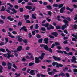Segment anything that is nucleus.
I'll return each mask as SVG.
<instances>
[{
	"label": "nucleus",
	"mask_w": 77,
	"mask_h": 77,
	"mask_svg": "<svg viewBox=\"0 0 77 77\" xmlns=\"http://www.w3.org/2000/svg\"><path fill=\"white\" fill-rule=\"evenodd\" d=\"M23 42L24 43L26 44V43H27V40L26 39H24L23 40Z\"/></svg>",
	"instance_id": "obj_50"
},
{
	"label": "nucleus",
	"mask_w": 77,
	"mask_h": 77,
	"mask_svg": "<svg viewBox=\"0 0 77 77\" xmlns=\"http://www.w3.org/2000/svg\"><path fill=\"white\" fill-rule=\"evenodd\" d=\"M68 26V23H65V24L62 27V30H65V29Z\"/></svg>",
	"instance_id": "obj_4"
},
{
	"label": "nucleus",
	"mask_w": 77,
	"mask_h": 77,
	"mask_svg": "<svg viewBox=\"0 0 77 77\" xmlns=\"http://www.w3.org/2000/svg\"><path fill=\"white\" fill-rule=\"evenodd\" d=\"M11 11H12L14 13H17V11H16L14 8L11 9Z\"/></svg>",
	"instance_id": "obj_30"
},
{
	"label": "nucleus",
	"mask_w": 77,
	"mask_h": 77,
	"mask_svg": "<svg viewBox=\"0 0 77 77\" xmlns=\"http://www.w3.org/2000/svg\"><path fill=\"white\" fill-rule=\"evenodd\" d=\"M25 8H26V9H29V10H31V9H32V6H25Z\"/></svg>",
	"instance_id": "obj_12"
},
{
	"label": "nucleus",
	"mask_w": 77,
	"mask_h": 77,
	"mask_svg": "<svg viewBox=\"0 0 77 77\" xmlns=\"http://www.w3.org/2000/svg\"><path fill=\"white\" fill-rule=\"evenodd\" d=\"M40 76L41 77H45L46 76L45 75H43V74H40Z\"/></svg>",
	"instance_id": "obj_62"
},
{
	"label": "nucleus",
	"mask_w": 77,
	"mask_h": 77,
	"mask_svg": "<svg viewBox=\"0 0 77 77\" xmlns=\"http://www.w3.org/2000/svg\"><path fill=\"white\" fill-rule=\"evenodd\" d=\"M35 62L36 63H39V58L37 57L35 58Z\"/></svg>",
	"instance_id": "obj_11"
},
{
	"label": "nucleus",
	"mask_w": 77,
	"mask_h": 77,
	"mask_svg": "<svg viewBox=\"0 0 77 77\" xmlns=\"http://www.w3.org/2000/svg\"><path fill=\"white\" fill-rule=\"evenodd\" d=\"M48 73L49 74V75H54V72L53 71L49 72H48Z\"/></svg>",
	"instance_id": "obj_15"
},
{
	"label": "nucleus",
	"mask_w": 77,
	"mask_h": 77,
	"mask_svg": "<svg viewBox=\"0 0 77 77\" xmlns=\"http://www.w3.org/2000/svg\"><path fill=\"white\" fill-rule=\"evenodd\" d=\"M66 20V19H64V20L63 21L64 23H68V21L67 20Z\"/></svg>",
	"instance_id": "obj_47"
},
{
	"label": "nucleus",
	"mask_w": 77,
	"mask_h": 77,
	"mask_svg": "<svg viewBox=\"0 0 77 77\" xmlns=\"http://www.w3.org/2000/svg\"><path fill=\"white\" fill-rule=\"evenodd\" d=\"M52 35H53V36H54L55 37H56L57 38V36H58V34L56 32H52L51 33Z\"/></svg>",
	"instance_id": "obj_5"
},
{
	"label": "nucleus",
	"mask_w": 77,
	"mask_h": 77,
	"mask_svg": "<svg viewBox=\"0 0 77 77\" xmlns=\"http://www.w3.org/2000/svg\"><path fill=\"white\" fill-rule=\"evenodd\" d=\"M73 54V53L72 52H70L69 53H68L67 55L68 56H72Z\"/></svg>",
	"instance_id": "obj_32"
},
{
	"label": "nucleus",
	"mask_w": 77,
	"mask_h": 77,
	"mask_svg": "<svg viewBox=\"0 0 77 77\" xmlns=\"http://www.w3.org/2000/svg\"><path fill=\"white\" fill-rule=\"evenodd\" d=\"M8 30L9 31H13L14 30V29L11 28H9Z\"/></svg>",
	"instance_id": "obj_59"
},
{
	"label": "nucleus",
	"mask_w": 77,
	"mask_h": 77,
	"mask_svg": "<svg viewBox=\"0 0 77 77\" xmlns=\"http://www.w3.org/2000/svg\"><path fill=\"white\" fill-rule=\"evenodd\" d=\"M76 58L75 56H73L72 57V59L71 60V62L72 63H77V61H76Z\"/></svg>",
	"instance_id": "obj_2"
},
{
	"label": "nucleus",
	"mask_w": 77,
	"mask_h": 77,
	"mask_svg": "<svg viewBox=\"0 0 77 77\" xmlns=\"http://www.w3.org/2000/svg\"><path fill=\"white\" fill-rule=\"evenodd\" d=\"M2 65L3 66H6V63L4 62H2Z\"/></svg>",
	"instance_id": "obj_37"
},
{
	"label": "nucleus",
	"mask_w": 77,
	"mask_h": 77,
	"mask_svg": "<svg viewBox=\"0 0 77 77\" xmlns=\"http://www.w3.org/2000/svg\"><path fill=\"white\" fill-rule=\"evenodd\" d=\"M42 41H43L42 38L40 39L38 41V42L39 43H42Z\"/></svg>",
	"instance_id": "obj_23"
},
{
	"label": "nucleus",
	"mask_w": 77,
	"mask_h": 77,
	"mask_svg": "<svg viewBox=\"0 0 77 77\" xmlns=\"http://www.w3.org/2000/svg\"><path fill=\"white\" fill-rule=\"evenodd\" d=\"M49 26V23H46L45 24V27H48V26Z\"/></svg>",
	"instance_id": "obj_58"
},
{
	"label": "nucleus",
	"mask_w": 77,
	"mask_h": 77,
	"mask_svg": "<svg viewBox=\"0 0 77 77\" xmlns=\"http://www.w3.org/2000/svg\"><path fill=\"white\" fill-rule=\"evenodd\" d=\"M44 62H47L48 63H51L52 61L51 60H48L45 61Z\"/></svg>",
	"instance_id": "obj_44"
},
{
	"label": "nucleus",
	"mask_w": 77,
	"mask_h": 77,
	"mask_svg": "<svg viewBox=\"0 0 77 77\" xmlns=\"http://www.w3.org/2000/svg\"><path fill=\"white\" fill-rule=\"evenodd\" d=\"M20 11L21 12H22L23 11V8H20Z\"/></svg>",
	"instance_id": "obj_61"
},
{
	"label": "nucleus",
	"mask_w": 77,
	"mask_h": 77,
	"mask_svg": "<svg viewBox=\"0 0 77 77\" xmlns=\"http://www.w3.org/2000/svg\"><path fill=\"white\" fill-rule=\"evenodd\" d=\"M8 5H9V6H10V7L11 8H13V5H12L10 3H7Z\"/></svg>",
	"instance_id": "obj_46"
},
{
	"label": "nucleus",
	"mask_w": 77,
	"mask_h": 77,
	"mask_svg": "<svg viewBox=\"0 0 77 77\" xmlns=\"http://www.w3.org/2000/svg\"><path fill=\"white\" fill-rule=\"evenodd\" d=\"M35 29H37L39 28V25H38L37 24H36L35 25Z\"/></svg>",
	"instance_id": "obj_39"
},
{
	"label": "nucleus",
	"mask_w": 77,
	"mask_h": 77,
	"mask_svg": "<svg viewBox=\"0 0 77 77\" xmlns=\"http://www.w3.org/2000/svg\"><path fill=\"white\" fill-rule=\"evenodd\" d=\"M44 41L45 42V44H48V39L47 38H45L44 39Z\"/></svg>",
	"instance_id": "obj_13"
},
{
	"label": "nucleus",
	"mask_w": 77,
	"mask_h": 77,
	"mask_svg": "<svg viewBox=\"0 0 77 77\" xmlns=\"http://www.w3.org/2000/svg\"><path fill=\"white\" fill-rule=\"evenodd\" d=\"M55 44L56 46H59L60 45V43L58 42H55Z\"/></svg>",
	"instance_id": "obj_36"
},
{
	"label": "nucleus",
	"mask_w": 77,
	"mask_h": 77,
	"mask_svg": "<svg viewBox=\"0 0 77 77\" xmlns=\"http://www.w3.org/2000/svg\"><path fill=\"white\" fill-rule=\"evenodd\" d=\"M26 60V58H25V57H23V58H22V59L21 60V61L23 62H25Z\"/></svg>",
	"instance_id": "obj_48"
},
{
	"label": "nucleus",
	"mask_w": 77,
	"mask_h": 77,
	"mask_svg": "<svg viewBox=\"0 0 77 77\" xmlns=\"http://www.w3.org/2000/svg\"><path fill=\"white\" fill-rule=\"evenodd\" d=\"M41 30H42V31H45L46 30L45 28L44 27H42L41 28Z\"/></svg>",
	"instance_id": "obj_40"
},
{
	"label": "nucleus",
	"mask_w": 77,
	"mask_h": 77,
	"mask_svg": "<svg viewBox=\"0 0 77 77\" xmlns=\"http://www.w3.org/2000/svg\"><path fill=\"white\" fill-rule=\"evenodd\" d=\"M52 65L53 66H55L56 65V67L58 68H59V67L62 68V67H63V65L61 64H59L57 62H53L52 63Z\"/></svg>",
	"instance_id": "obj_1"
},
{
	"label": "nucleus",
	"mask_w": 77,
	"mask_h": 77,
	"mask_svg": "<svg viewBox=\"0 0 77 77\" xmlns=\"http://www.w3.org/2000/svg\"><path fill=\"white\" fill-rule=\"evenodd\" d=\"M36 37L37 38H40L41 37V36L39 34L37 35Z\"/></svg>",
	"instance_id": "obj_53"
},
{
	"label": "nucleus",
	"mask_w": 77,
	"mask_h": 77,
	"mask_svg": "<svg viewBox=\"0 0 77 77\" xmlns=\"http://www.w3.org/2000/svg\"><path fill=\"white\" fill-rule=\"evenodd\" d=\"M3 67L0 65V72H3Z\"/></svg>",
	"instance_id": "obj_28"
},
{
	"label": "nucleus",
	"mask_w": 77,
	"mask_h": 77,
	"mask_svg": "<svg viewBox=\"0 0 77 77\" xmlns=\"http://www.w3.org/2000/svg\"><path fill=\"white\" fill-rule=\"evenodd\" d=\"M1 18H2V20H5L6 19V16L3 15H1Z\"/></svg>",
	"instance_id": "obj_24"
},
{
	"label": "nucleus",
	"mask_w": 77,
	"mask_h": 77,
	"mask_svg": "<svg viewBox=\"0 0 77 77\" xmlns=\"http://www.w3.org/2000/svg\"><path fill=\"white\" fill-rule=\"evenodd\" d=\"M52 6H53V7L57 8V7H58V4H54Z\"/></svg>",
	"instance_id": "obj_21"
},
{
	"label": "nucleus",
	"mask_w": 77,
	"mask_h": 77,
	"mask_svg": "<svg viewBox=\"0 0 77 77\" xmlns=\"http://www.w3.org/2000/svg\"><path fill=\"white\" fill-rule=\"evenodd\" d=\"M45 54L44 53L42 52L41 53V56L40 57H39V58L41 59V60H42L43 59H44V56H45Z\"/></svg>",
	"instance_id": "obj_3"
},
{
	"label": "nucleus",
	"mask_w": 77,
	"mask_h": 77,
	"mask_svg": "<svg viewBox=\"0 0 77 77\" xmlns=\"http://www.w3.org/2000/svg\"><path fill=\"white\" fill-rule=\"evenodd\" d=\"M34 70H32L30 71L29 73L31 75H36V74L35 73H34Z\"/></svg>",
	"instance_id": "obj_10"
},
{
	"label": "nucleus",
	"mask_w": 77,
	"mask_h": 77,
	"mask_svg": "<svg viewBox=\"0 0 77 77\" xmlns=\"http://www.w3.org/2000/svg\"><path fill=\"white\" fill-rule=\"evenodd\" d=\"M0 24H4V21L3 20L0 19Z\"/></svg>",
	"instance_id": "obj_42"
},
{
	"label": "nucleus",
	"mask_w": 77,
	"mask_h": 77,
	"mask_svg": "<svg viewBox=\"0 0 77 77\" xmlns=\"http://www.w3.org/2000/svg\"><path fill=\"white\" fill-rule=\"evenodd\" d=\"M26 28V27L25 26H24L23 27H22L21 29H20V31H21V30H24V29H25Z\"/></svg>",
	"instance_id": "obj_33"
},
{
	"label": "nucleus",
	"mask_w": 77,
	"mask_h": 77,
	"mask_svg": "<svg viewBox=\"0 0 77 77\" xmlns=\"http://www.w3.org/2000/svg\"><path fill=\"white\" fill-rule=\"evenodd\" d=\"M24 17H25V20H28L29 18V16L27 15V16H26L25 15H24Z\"/></svg>",
	"instance_id": "obj_17"
},
{
	"label": "nucleus",
	"mask_w": 77,
	"mask_h": 77,
	"mask_svg": "<svg viewBox=\"0 0 77 77\" xmlns=\"http://www.w3.org/2000/svg\"><path fill=\"white\" fill-rule=\"evenodd\" d=\"M66 76L67 77H70V76H69V74L68 73H66Z\"/></svg>",
	"instance_id": "obj_63"
},
{
	"label": "nucleus",
	"mask_w": 77,
	"mask_h": 77,
	"mask_svg": "<svg viewBox=\"0 0 77 77\" xmlns=\"http://www.w3.org/2000/svg\"><path fill=\"white\" fill-rule=\"evenodd\" d=\"M49 18H50V17H48L46 18V20L48 21V22H50V21H51V19Z\"/></svg>",
	"instance_id": "obj_26"
},
{
	"label": "nucleus",
	"mask_w": 77,
	"mask_h": 77,
	"mask_svg": "<svg viewBox=\"0 0 77 77\" xmlns=\"http://www.w3.org/2000/svg\"><path fill=\"white\" fill-rule=\"evenodd\" d=\"M63 5H64V4H59L58 6L59 8H62V7H63Z\"/></svg>",
	"instance_id": "obj_25"
},
{
	"label": "nucleus",
	"mask_w": 77,
	"mask_h": 77,
	"mask_svg": "<svg viewBox=\"0 0 77 77\" xmlns=\"http://www.w3.org/2000/svg\"><path fill=\"white\" fill-rule=\"evenodd\" d=\"M73 72H77V69L75 68V69H73Z\"/></svg>",
	"instance_id": "obj_56"
},
{
	"label": "nucleus",
	"mask_w": 77,
	"mask_h": 77,
	"mask_svg": "<svg viewBox=\"0 0 77 77\" xmlns=\"http://www.w3.org/2000/svg\"><path fill=\"white\" fill-rule=\"evenodd\" d=\"M48 50L50 53H52V52H53V50H52V49L51 48H49Z\"/></svg>",
	"instance_id": "obj_52"
},
{
	"label": "nucleus",
	"mask_w": 77,
	"mask_h": 77,
	"mask_svg": "<svg viewBox=\"0 0 77 77\" xmlns=\"http://www.w3.org/2000/svg\"><path fill=\"white\" fill-rule=\"evenodd\" d=\"M57 48L58 50H61L62 49V47L61 46H57Z\"/></svg>",
	"instance_id": "obj_54"
},
{
	"label": "nucleus",
	"mask_w": 77,
	"mask_h": 77,
	"mask_svg": "<svg viewBox=\"0 0 77 77\" xmlns=\"http://www.w3.org/2000/svg\"><path fill=\"white\" fill-rule=\"evenodd\" d=\"M65 49L67 51H69L70 50V49L68 47H66Z\"/></svg>",
	"instance_id": "obj_31"
},
{
	"label": "nucleus",
	"mask_w": 77,
	"mask_h": 77,
	"mask_svg": "<svg viewBox=\"0 0 77 77\" xmlns=\"http://www.w3.org/2000/svg\"><path fill=\"white\" fill-rule=\"evenodd\" d=\"M7 19L9 20L10 21H14V18L12 17V16H9L7 17Z\"/></svg>",
	"instance_id": "obj_6"
},
{
	"label": "nucleus",
	"mask_w": 77,
	"mask_h": 77,
	"mask_svg": "<svg viewBox=\"0 0 77 77\" xmlns=\"http://www.w3.org/2000/svg\"><path fill=\"white\" fill-rule=\"evenodd\" d=\"M0 51H2L3 53L6 52V50H5L3 48H1V49H0Z\"/></svg>",
	"instance_id": "obj_27"
},
{
	"label": "nucleus",
	"mask_w": 77,
	"mask_h": 77,
	"mask_svg": "<svg viewBox=\"0 0 77 77\" xmlns=\"http://www.w3.org/2000/svg\"><path fill=\"white\" fill-rule=\"evenodd\" d=\"M53 59H54V60H57V57H56V56L54 55L53 56Z\"/></svg>",
	"instance_id": "obj_41"
},
{
	"label": "nucleus",
	"mask_w": 77,
	"mask_h": 77,
	"mask_svg": "<svg viewBox=\"0 0 77 77\" xmlns=\"http://www.w3.org/2000/svg\"><path fill=\"white\" fill-rule=\"evenodd\" d=\"M6 51L8 52V53H7L8 56L11 57V54H10V53H11L12 52L9 51L8 49H6Z\"/></svg>",
	"instance_id": "obj_8"
},
{
	"label": "nucleus",
	"mask_w": 77,
	"mask_h": 77,
	"mask_svg": "<svg viewBox=\"0 0 77 77\" xmlns=\"http://www.w3.org/2000/svg\"><path fill=\"white\" fill-rule=\"evenodd\" d=\"M2 31L3 32H4V33H6V30L4 29H2Z\"/></svg>",
	"instance_id": "obj_60"
},
{
	"label": "nucleus",
	"mask_w": 77,
	"mask_h": 77,
	"mask_svg": "<svg viewBox=\"0 0 77 77\" xmlns=\"http://www.w3.org/2000/svg\"><path fill=\"white\" fill-rule=\"evenodd\" d=\"M63 44H67L68 40H65L64 42H63Z\"/></svg>",
	"instance_id": "obj_57"
},
{
	"label": "nucleus",
	"mask_w": 77,
	"mask_h": 77,
	"mask_svg": "<svg viewBox=\"0 0 77 77\" xmlns=\"http://www.w3.org/2000/svg\"><path fill=\"white\" fill-rule=\"evenodd\" d=\"M21 36H18L17 38H18L17 40L19 42H21L23 41V39L22 38H21Z\"/></svg>",
	"instance_id": "obj_7"
},
{
	"label": "nucleus",
	"mask_w": 77,
	"mask_h": 77,
	"mask_svg": "<svg viewBox=\"0 0 77 77\" xmlns=\"http://www.w3.org/2000/svg\"><path fill=\"white\" fill-rule=\"evenodd\" d=\"M35 15H36V13H35L34 14H32V18L34 19H36V16H35Z\"/></svg>",
	"instance_id": "obj_29"
},
{
	"label": "nucleus",
	"mask_w": 77,
	"mask_h": 77,
	"mask_svg": "<svg viewBox=\"0 0 77 77\" xmlns=\"http://www.w3.org/2000/svg\"><path fill=\"white\" fill-rule=\"evenodd\" d=\"M46 7L48 9H49L50 10H51V9H52V7H51V6L50 5L47 6H46Z\"/></svg>",
	"instance_id": "obj_18"
},
{
	"label": "nucleus",
	"mask_w": 77,
	"mask_h": 77,
	"mask_svg": "<svg viewBox=\"0 0 77 77\" xmlns=\"http://www.w3.org/2000/svg\"><path fill=\"white\" fill-rule=\"evenodd\" d=\"M60 18V16H58L57 17L58 21H61V20L59 19Z\"/></svg>",
	"instance_id": "obj_49"
},
{
	"label": "nucleus",
	"mask_w": 77,
	"mask_h": 77,
	"mask_svg": "<svg viewBox=\"0 0 77 77\" xmlns=\"http://www.w3.org/2000/svg\"><path fill=\"white\" fill-rule=\"evenodd\" d=\"M48 37L51 38V39H54V37L52 35H50L48 36Z\"/></svg>",
	"instance_id": "obj_43"
},
{
	"label": "nucleus",
	"mask_w": 77,
	"mask_h": 77,
	"mask_svg": "<svg viewBox=\"0 0 77 77\" xmlns=\"http://www.w3.org/2000/svg\"><path fill=\"white\" fill-rule=\"evenodd\" d=\"M65 7H62L60 10V12L61 13H62L63 12V11H65Z\"/></svg>",
	"instance_id": "obj_9"
},
{
	"label": "nucleus",
	"mask_w": 77,
	"mask_h": 77,
	"mask_svg": "<svg viewBox=\"0 0 77 77\" xmlns=\"http://www.w3.org/2000/svg\"><path fill=\"white\" fill-rule=\"evenodd\" d=\"M32 33L33 35H35L36 34V32H35V31H32Z\"/></svg>",
	"instance_id": "obj_64"
},
{
	"label": "nucleus",
	"mask_w": 77,
	"mask_h": 77,
	"mask_svg": "<svg viewBox=\"0 0 77 77\" xmlns=\"http://www.w3.org/2000/svg\"><path fill=\"white\" fill-rule=\"evenodd\" d=\"M61 28V27L60 26H57L56 27V29H60Z\"/></svg>",
	"instance_id": "obj_45"
},
{
	"label": "nucleus",
	"mask_w": 77,
	"mask_h": 77,
	"mask_svg": "<svg viewBox=\"0 0 77 77\" xmlns=\"http://www.w3.org/2000/svg\"><path fill=\"white\" fill-rule=\"evenodd\" d=\"M34 65V63L31 62L29 64L28 66H33Z\"/></svg>",
	"instance_id": "obj_20"
},
{
	"label": "nucleus",
	"mask_w": 77,
	"mask_h": 77,
	"mask_svg": "<svg viewBox=\"0 0 77 77\" xmlns=\"http://www.w3.org/2000/svg\"><path fill=\"white\" fill-rule=\"evenodd\" d=\"M17 50L18 51H20L22 50V46H19L17 48Z\"/></svg>",
	"instance_id": "obj_16"
},
{
	"label": "nucleus",
	"mask_w": 77,
	"mask_h": 77,
	"mask_svg": "<svg viewBox=\"0 0 77 77\" xmlns=\"http://www.w3.org/2000/svg\"><path fill=\"white\" fill-rule=\"evenodd\" d=\"M2 9L1 10V11H5L6 10V8H5L4 9V8H5V7H4V6H2Z\"/></svg>",
	"instance_id": "obj_34"
},
{
	"label": "nucleus",
	"mask_w": 77,
	"mask_h": 77,
	"mask_svg": "<svg viewBox=\"0 0 77 77\" xmlns=\"http://www.w3.org/2000/svg\"><path fill=\"white\" fill-rule=\"evenodd\" d=\"M18 25L19 26H21V25H22V23L20 21H19L18 23Z\"/></svg>",
	"instance_id": "obj_35"
},
{
	"label": "nucleus",
	"mask_w": 77,
	"mask_h": 77,
	"mask_svg": "<svg viewBox=\"0 0 77 77\" xmlns=\"http://www.w3.org/2000/svg\"><path fill=\"white\" fill-rule=\"evenodd\" d=\"M49 26L51 28V29H54V28L53 26L51 25H50Z\"/></svg>",
	"instance_id": "obj_51"
},
{
	"label": "nucleus",
	"mask_w": 77,
	"mask_h": 77,
	"mask_svg": "<svg viewBox=\"0 0 77 77\" xmlns=\"http://www.w3.org/2000/svg\"><path fill=\"white\" fill-rule=\"evenodd\" d=\"M12 63H14L13 64V66L14 68H16V69H18L17 66L15 64H14V62H12Z\"/></svg>",
	"instance_id": "obj_22"
},
{
	"label": "nucleus",
	"mask_w": 77,
	"mask_h": 77,
	"mask_svg": "<svg viewBox=\"0 0 77 77\" xmlns=\"http://www.w3.org/2000/svg\"><path fill=\"white\" fill-rule=\"evenodd\" d=\"M44 48L45 50H48V49L49 48L48 47V46L45 45Z\"/></svg>",
	"instance_id": "obj_14"
},
{
	"label": "nucleus",
	"mask_w": 77,
	"mask_h": 77,
	"mask_svg": "<svg viewBox=\"0 0 77 77\" xmlns=\"http://www.w3.org/2000/svg\"><path fill=\"white\" fill-rule=\"evenodd\" d=\"M56 51L57 53H62V54H63V52L62 51L57 50Z\"/></svg>",
	"instance_id": "obj_19"
},
{
	"label": "nucleus",
	"mask_w": 77,
	"mask_h": 77,
	"mask_svg": "<svg viewBox=\"0 0 77 77\" xmlns=\"http://www.w3.org/2000/svg\"><path fill=\"white\" fill-rule=\"evenodd\" d=\"M7 65L8 66H12V63L8 62L7 64Z\"/></svg>",
	"instance_id": "obj_38"
},
{
	"label": "nucleus",
	"mask_w": 77,
	"mask_h": 77,
	"mask_svg": "<svg viewBox=\"0 0 77 77\" xmlns=\"http://www.w3.org/2000/svg\"><path fill=\"white\" fill-rule=\"evenodd\" d=\"M28 35L29 36V38H30L32 37V34H31V33H29L28 34Z\"/></svg>",
	"instance_id": "obj_55"
}]
</instances>
